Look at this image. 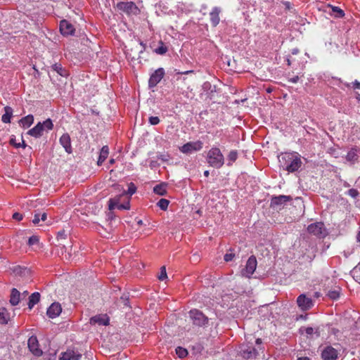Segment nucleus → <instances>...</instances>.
Returning a JSON list of instances; mask_svg holds the SVG:
<instances>
[{
	"mask_svg": "<svg viewBox=\"0 0 360 360\" xmlns=\"http://www.w3.org/2000/svg\"><path fill=\"white\" fill-rule=\"evenodd\" d=\"M20 300V292L16 288H13L11 292L10 303L13 306L17 305Z\"/></svg>",
	"mask_w": 360,
	"mask_h": 360,
	"instance_id": "25",
	"label": "nucleus"
},
{
	"mask_svg": "<svg viewBox=\"0 0 360 360\" xmlns=\"http://www.w3.org/2000/svg\"><path fill=\"white\" fill-rule=\"evenodd\" d=\"M167 49L165 46H162L158 48L155 50V52L158 54L162 55V54L165 53L167 52Z\"/></svg>",
	"mask_w": 360,
	"mask_h": 360,
	"instance_id": "44",
	"label": "nucleus"
},
{
	"mask_svg": "<svg viewBox=\"0 0 360 360\" xmlns=\"http://www.w3.org/2000/svg\"><path fill=\"white\" fill-rule=\"evenodd\" d=\"M18 122H19L20 125H21L22 124V118L19 120Z\"/></svg>",
	"mask_w": 360,
	"mask_h": 360,
	"instance_id": "59",
	"label": "nucleus"
},
{
	"mask_svg": "<svg viewBox=\"0 0 360 360\" xmlns=\"http://www.w3.org/2000/svg\"><path fill=\"white\" fill-rule=\"evenodd\" d=\"M108 207L110 210L115 209L129 210L130 207L129 196H127L124 192H122L120 195L109 200Z\"/></svg>",
	"mask_w": 360,
	"mask_h": 360,
	"instance_id": "3",
	"label": "nucleus"
},
{
	"mask_svg": "<svg viewBox=\"0 0 360 360\" xmlns=\"http://www.w3.org/2000/svg\"><path fill=\"white\" fill-rule=\"evenodd\" d=\"M62 311V307L59 302H53L48 308L46 314L51 319H54L58 316Z\"/></svg>",
	"mask_w": 360,
	"mask_h": 360,
	"instance_id": "18",
	"label": "nucleus"
},
{
	"mask_svg": "<svg viewBox=\"0 0 360 360\" xmlns=\"http://www.w3.org/2000/svg\"><path fill=\"white\" fill-rule=\"evenodd\" d=\"M348 193H349V195L351 197H352V198H356V197L359 195V192H358V191H357V190H356V189H354V188H351V189H349V190L348 191Z\"/></svg>",
	"mask_w": 360,
	"mask_h": 360,
	"instance_id": "42",
	"label": "nucleus"
},
{
	"mask_svg": "<svg viewBox=\"0 0 360 360\" xmlns=\"http://www.w3.org/2000/svg\"><path fill=\"white\" fill-rule=\"evenodd\" d=\"M27 346L30 352L35 356L42 355V350L39 348V342L35 336H31L27 341Z\"/></svg>",
	"mask_w": 360,
	"mask_h": 360,
	"instance_id": "13",
	"label": "nucleus"
},
{
	"mask_svg": "<svg viewBox=\"0 0 360 360\" xmlns=\"http://www.w3.org/2000/svg\"><path fill=\"white\" fill-rule=\"evenodd\" d=\"M281 166L288 172H297L302 166V162L297 153H283L278 156Z\"/></svg>",
	"mask_w": 360,
	"mask_h": 360,
	"instance_id": "1",
	"label": "nucleus"
},
{
	"mask_svg": "<svg viewBox=\"0 0 360 360\" xmlns=\"http://www.w3.org/2000/svg\"><path fill=\"white\" fill-rule=\"evenodd\" d=\"M176 354L178 355L179 357L184 358L187 356L188 351L185 348L178 347L176 349Z\"/></svg>",
	"mask_w": 360,
	"mask_h": 360,
	"instance_id": "36",
	"label": "nucleus"
},
{
	"mask_svg": "<svg viewBox=\"0 0 360 360\" xmlns=\"http://www.w3.org/2000/svg\"><path fill=\"white\" fill-rule=\"evenodd\" d=\"M23 293H24V295H27V294H28V292H27V291H23Z\"/></svg>",
	"mask_w": 360,
	"mask_h": 360,
	"instance_id": "61",
	"label": "nucleus"
},
{
	"mask_svg": "<svg viewBox=\"0 0 360 360\" xmlns=\"http://www.w3.org/2000/svg\"><path fill=\"white\" fill-rule=\"evenodd\" d=\"M207 163L210 167L219 169L224 164V157L220 149L217 147H212L207 155Z\"/></svg>",
	"mask_w": 360,
	"mask_h": 360,
	"instance_id": "2",
	"label": "nucleus"
},
{
	"mask_svg": "<svg viewBox=\"0 0 360 360\" xmlns=\"http://www.w3.org/2000/svg\"><path fill=\"white\" fill-rule=\"evenodd\" d=\"M234 257H235V255L233 253H226L224 255V260L226 262H230L234 258Z\"/></svg>",
	"mask_w": 360,
	"mask_h": 360,
	"instance_id": "45",
	"label": "nucleus"
},
{
	"mask_svg": "<svg viewBox=\"0 0 360 360\" xmlns=\"http://www.w3.org/2000/svg\"><path fill=\"white\" fill-rule=\"evenodd\" d=\"M4 110L5 113L2 115L1 120L4 123H9L12 117L13 110L9 106L5 107Z\"/></svg>",
	"mask_w": 360,
	"mask_h": 360,
	"instance_id": "27",
	"label": "nucleus"
},
{
	"mask_svg": "<svg viewBox=\"0 0 360 360\" xmlns=\"http://www.w3.org/2000/svg\"><path fill=\"white\" fill-rule=\"evenodd\" d=\"M47 218L46 213L44 212L42 214H40V221H44Z\"/></svg>",
	"mask_w": 360,
	"mask_h": 360,
	"instance_id": "51",
	"label": "nucleus"
},
{
	"mask_svg": "<svg viewBox=\"0 0 360 360\" xmlns=\"http://www.w3.org/2000/svg\"><path fill=\"white\" fill-rule=\"evenodd\" d=\"M356 239H357V241L360 243V228H359V231L356 236Z\"/></svg>",
	"mask_w": 360,
	"mask_h": 360,
	"instance_id": "54",
	"label": "nucleus"
},
{
	"mask_svg": "<svg viewBox=\"0 0 360 360\" xmlns=\"http://www.w3.org/2000/svg\"><path fill=\"white\" fill-rule=\"evenodd\" d=\"M169 201L167 199L162 198L160 199L158 202V206L162 210H166L168 207Z\"/></svg>",
	"mask_w": 360,
	"mask_h": 360,
	"instance_id": "34",
	"label": "nucleus"
},
{
	"mask_svg": "<svg viewBox=\"0 0 360 360\" xmlns=\"http://www.w3.org/2000/svg\"><path fill=\"white\" fill-rule=\"evenodd\" d=\"M238 158V152L235 150H231L228 155V160L229 162L228 163L229 166L232 165V163L234 162Z\"/></svg>",
	"mask_w": 360,
	"mask_h": 360,
	"instance_id": "31",
	"label": "nucleus"
},
{
	"mask_svg": "<svg viewBox=\"0 0 360 360\" xmlns=\"http://www.w3.org/2000/svg\"><path fill=\"white\" fill-rule=\"evenodd\" d=\"M116 8L118 11L127 15H137L140 13V10L138 6L132 1L119 2L117 4Z\"/></svg>",
	"mask_w": 360,
	"mask_h": 360,
	"instance_id": "5",
	"label": "nucleus"
},
{
	"mask_svg": "<svg viewBox=\"0 0 360 360\" xmlns=\"http://www.w3.org/2000/svg\"><path fill=\"white\" fill-rule=\"evenodd\" d=\"M221 9L219 7H214L210 13V20L212 25L216 27L220 21L219 14Z\"/></svg>",
	"mask_w": 360,
	"mask_h": 360,
	"instance_id": "20",
	"label": "nucleus"
},
{
	"mask_svg": "<svg viewBox=\"0 0 360 360\" xmlns=\"http://www.w3.org/2000/svg\"><path fill=\"white\" fill-rule=\"evenodd\" d=\"M209 174H210V172L208 170H206L204 172L205 176L207 177V176H209Z\"/></svg>",
	"mask_w": 360,
	"mask_h": 360,
	"instance_id": "57",
	"label": "nucleus"
},
{
	"mask_svg": "<svg viewBox=\"0 0 360 360\" xmlns=\"http://www.w3.org/2000/svg\"><path fill=\"white\" fill-rule=\"evenodd\" d=\"M20 266H18V269H15L14 271L16 272V274H20L21 272Z\"/></svg>",
	"mask_w": 360,
	"mask_h": 360,
	"instance_id": "55",
	"label": "nucleus"
},
{
	"mask_svg": "<svg viewBox=\"0 0 360 360\" xmlns=\"http://www.w3.org/2000/svg\"><path fill=\"white\" fill-rule=\"evenodd\" d=\"M256 343H257V345H261V343H262V340H261L260 338H257V339L256 340Z\"/></svg>",
	"mask_w": 360,
	"mask_h": 360,
	"instance_id": "56",
	"label": "nucleus"
},
{
	"mask_svg": "<svg viewBox=\"0 0 360 360\" xmlns=\"http://www.w3.org/2000/svg\"><path fill=\"white\" fill-rule=\"evenodd\" d=\"M297 360H310V359L309 357L304 356L298 358Z\"/></svg>",
	"mask_w": 360,
	"mask_h": 360,
	"instance_id": "53",
	"label": "nucleus"
},
{
	"mask_svg": "<svg viewBox=\"0 0 360 360\" xmlns=\"http://www.w3.org/2000/svg\"><path fill=\"white\" fill-rule=\"evenodd\" d=\"M27 245L31 247L33 250H36L37 249H40L41 248L39 242V237L37 235H33L29 238Z\"/></svg>",
	"mask_w": 360,
	"mask_h": 360,
	"instance_id": "24",
	"label": "nucleus"
},
{
	"mask_svg": "<svg viewBox=\"0 0 360 360\" xmlns=\"http://www.w3.org/2000/svg\"><path fill=\"white\" fill-rule=\"evenodd\" d=\"M288 65H290V60H288Z\"/></svg>",
	"mask_w": 360,
	"mask_h": 360,
	"instance_id": "62",
	"label": "nucleus"
},
{
	"mask_svg": "<svg viewBox=\"0 0 360 360\" xmlns=\"http://www.w3.org/2000/svg\"><path fill=\"white\" fill-rule=\"evenodd\" d=\"M307 230L310 233L319 238H324L326 235L323 223L316 222L308 226Z\"/></svg>",
	"mask_w": 360,
	"mask_h": 360,
	"instance_id": "9",
	"label": "nucleus"
},
{
	"mask_svg": "<svg viewBox=\"0 0 360 360\" xmlns=\"http://www.w3.org/2000/svg\"><path fill=\"white\" fill-rule=\"evenodd\" d=\"M148 122L151 125H156L160 123V120L158 117L150 116L148 119Z\"/></svg>",
	"mask_w": 360,
	"mask_h": 360,
	"instance_id": "41",
	"label": "nucleus"
},
{
	"mask_svg": "<svg viewBox=\"0 0 360 360\" xmlns=\"http://www.w3.org/2000/svg\"><path fill=\"white\" fill-rule=\"evenodd\" d=\"M282 4L284 5L285 10L291 11L293 9V6L290 1H283Z\"/></svg>",
	"mask_w": 360,
	"mask_h": 360,
	"instance_id": "43",
	"label": "nucleus"
},
{
	"mask_svg": "<svg viewBox=\"0 0 360 360\" xmlns=\"http://www.w3.org/2000/svg\"><path fill=\"white\" fill-rule=\"evenodd\" d=\"M13 219L18 221H20L22 219V214L19 212H15L13 214Z\"/></svg>",
	"mask_w": 360,
	"mask_h": 360,
	"instance_id": "47",
	"label": "nucleus"
},
{
	"mask_svg": "<svg viewBox=\"0 0 360 360\" xmlns=\"http://www.w3.org/2000/svg\"><path fill=\"white\" fill-rule=\"evenodd\" d=\"M299 80H300L299 76H295L293 77L288 79V82L293 83V84L297 83L299 82Z\"/></svg>",
	"mask_w": 360,
	"mask_h": 360,
	"instance_id": "48",
	"label": "nucleus"
},
{
	"mask_svg": "<svg viewBox=\"0 0 360 360\" xmlns=\"http://www.w3.org/2000/svg\"><path fill=\"white\" fill-rule=\"evenodd\" d=\"M52 71L56 72L58 75L63 77H68L69 75L68 71L65 69L61 64L55 63L51 67Z\"/></svg>",
	"mask_w": 360,
	"mask_h": 360,
	"instance_id": "23",
	"label": "nucleus"
},
{
	"mask_svg": "<svg viewBox=\"0 0 360 360\" xmlns=\"http://www.w3.org/2000/svg\"><path fill=\"white\" fill-rule=\"evenodd\" d=\"M11 184L13 186H16V187H18V188H19V187H20V181H18V180L15 181V182H11Z\"/></svg>",
	"mask_w": 360,
	"mask_h": 360,
	"instance_id": "52",
	"label": "nucleus"
},
{
	"mask_svg": "<svg viewBox=\"0 0 360 360\" xmlns=\"http://www.w3.org/2000/svg\"><path fill=\"white\" fill-rule=\"evenodd\" d=\"M166 186V184H158L153 188V192L160 195H165L167 193Z\"/></svg>",
	"mask_w": 360,
	"mask_h": 360,
	"instance_id": "29",
	"label": "nucleus"
},
{
	"mask_svg": "<svg viewBox=\"0 0 360 360\" xmlns=\"http://www.w3.org/2000/svg\"><path fill=\"white\" fill-rule=\"evenodd\" d=\"M109 162H110V165H112V164L115 163V160L114 159H110Z\"/></svg>",
	"mask_w": 360,
	"mask_h": 360,
	"instance_id": "58",
	"label": "nucleus"
},
{
	"mask_svg": "<svg viewBox=\"0 0 360 360\" xmlns=\"http://www.w3.org/2000/svg\"><path fill=\"white\" fill-rule=\"evenodd\" d=\"M60 31L63 36H69L75 34V29L69 21L63 20L60 22Z\"/></svg>",
	"mask_w": 360,
	"mask_h": 360,
	"instance_id": "17",
	"label": "nucleus"
},
{
	"mask_svg": "<svg viewBox=\"0 0 360 360\" xmlns=\"http://www.w3.org/2000/svg\"><path fill=\"white\" fill-rule=\"evenodd\" d=\"M32 272L30 269L24 268V283H30L32 280Z\"/></svg>",
	"mask_w": 360,
	"mask_h": 360,
	"instance_id": "32",
	"label": "nucleus"
},
{
	"mask_svg": "<svg viewBox=\"0 0 360 360\" xmlns=\"http://www.w3.org/2000/svg\"><path fill=\"white\" fill-rule=\"evenodd\" d=\"M266 91H267V92H271V89L270 88H268V89H266Z\"/></svg>",
	"mask_w": 360,
	"mask_h": 360,
	"instance_id": "60",
	"label": "nucleus"
},
{
	"mask_svg": "<svg viewBox=\"0 0 360 360\" xmlns=\"http://www.w3.org/2000/svg\"><path fill=\"white\" fill-rule=\"evenodd\" d=\"M136 191V186H135V184L132 182H131L129 185H128V189L127 191H123V192H124L127 196H131V195H133L134 193H135Z\"/></svg>",
	"mask_w": 360,
	"mask_h": 360,
	"instance_id": "33",
	"label": "nucleus"
},
{
	"mask_svg": "<svg viewBox=\"0 0 360 360\" xmlns=\"http://www.w3.org/2000/svg\"><path fill=\"white\" fill-rule=\"evenodd\" d=\"M60 143L63 146L68 153H72L71 141L68 134H63L60 136Z\"/></svg>",
	"mask_w": 360,
	"mask_h": 360,
	"instance_id": "21",
	"label": "nucleus"
},
{
	"mask_svg": "<svg viewBox=\"0 0 360 360\" xmlns=\"http://www.w3.org/2000/svg\"><path fill=\"white\" fill-rule=\"evenodd\" d=\"M340 288L336 287L333 290H330L328 292L327 295L333 300H336L340 297Z\"/></svg>",
	"mask_w": 360,
	"mask_h": 360,
	"instance_id": "30",
	"label": "nucleus"
},
{
	"mask_svg": "<svg viewBox=\"0 0 360 360\" xmlns=\"http://www.w3.org/2000/svg\"><path fill=\"white\" fill-rule=\"evenodd\" d=\"M90 323L91 325L108 326L109 324V318L106 314L96 315L90 319Z\"/></svg>",
	"mask_w": 360,
	"mask_h": 360,
	"instance_id": "19",
	"label": "nucleus"
},
{
	"mask_svg": "<svg viewBox=\"0 0 360 360\" xmlns=\"http://www.w3.org/2000/svg\"><path fill=\"white\" fill-rule=\"evenodd\" d=\"M165 70L162 68L157 69L150 77L148 80L149 88H153L157 86V84L162 80L165 76Z\"/></svg>",
	"mask_w": 360,
	"mask_h": 360,
	"instance_id": "11",
	"label": "nucleus"
},
{
	"mask_svg": "<svg viewBox=\"0 0 360 360\" xmlns=\"http://www.w3.org/2000/svg\"><path fill=\"white\" fill-rule=\"evenodd\" d=\"M332 11L335 17L342 18L345 15L344 11L338 6H331Z\"/></svg>",
	"mask_w": 360,
	"mask_h": 360,
	"instance_id": "35",
	"label": "nucleus"
},
{
	"mask_svg": "<svg viewBox=\"0 0 360 360\" xmlns=\"http://www.w3.org/2000/svg\"><path fill=\"white\" fill-rule=\"evenodd\" d=\"M158 278L160 281H164L165 279L167 278L165 266H163L160 268V271L158 276Z\"/></svg>",
	"mask_w": 360,
	"mask_h": 360,
	"instance_id": "37",
	"label": "nucleus"
},
{
	"mask_svg": "<svg viewBox=\"0 0 360 360\" xmlns=\"http://www.w3.org/2000/svg\"><path fill=\"white\" fill-rule=\"evenodd\" d=\"M21 137L22 138V134H21ZM9 143L11 145L13 146L14 147H15L16 148L22 147V143H17L16 140H15V137L14 136H11V139L9 141Z\"/></svg>",
	"mask_w": 360,
	"mask_h": 360,
	"instance_id": "39",
	"label": "nucleus"
},
{
	"mask_svg": "<svg viewBox=\"0 0 360 360\" xmlns=\"http://www.w3.org/2000/svg\"><path fill=\"white\" fill-rule=\"evenodd\" d=\"M82 356V353L77 349L69 348L65 352H61L59 360H79Z\"/></svg>",
	"mask_w": 360,
	"mask_h": 360,
	"instance_id": "10",
	"label": "nucleus"
},
{
	"mask_svg": "<svg viewBox=\"0 0 360 360\" xmlns=\"http://www.w3.org/2000/svg\"><path fill=\"white\" fill-rule=\"evenodd\" d=\"M257 267V259L255 256H251L247 261L245 269L243 271V275L246 277H250L253 274Z\"/></svg>",
	"mask_w": 360,
	"mask_h": 360,
	"instance_id": "15",
	"label": "nucleus"
},
{
	"mask_svg": "<svg viewBox=\"0 0 360 360\" xmlns=\"http://www.w3.org/2000/svg\"><path fill=\"white\" fill-rule=\"evenodd\" d=\"M203 147V143L201 141H190L179 148L181 153L188 154L193 151H199Z\"/></svg>",
	"mask_w": 360,
	"mask_h": 360,
	"instance_id": "8",
	"label": "nucleus"
},
{
	"mask_svg": "<svg viewBox=\"0 0 360 360\" xmlns=\"http://www.w3.org/2000/svg\"><path fill=\"white\" fill-rule=\"evenodd\" d=\"M263 348L260 346L258 349L246 346L240 351L243 357L246 359H256L261 354H263Z\"/></svg>",
	"mask_w": 360,
	"mask_h": 360,
	"instance_id": "7",
	"label": "nucleus"
},
{
	"mask_svg": "<svg viewBox=\"0 0 360 360\" xmlns=\"http://www.w3.org/2000/svg\"><path fill=\"white\" fill-rule=\"evenodd\" d=\"M290 195H280L278 196H273L271 200V207L276 208L285 205L286 202L292 200Z\"/></svg>",
	"mask_w": 360,
	"mask_h": 360,
	"instance_id": "16",
	"label": "nucleus"
},
{
	"mask_svg": "<svg viewBox=\"0 0 360 360\" xmlns=\"http://www.w3.org/2000/svg\"><path fill=\"white\" fill-rule=\"evenodd\" d=\"M352 87L354 89H360V82L357 80H355L352 82Z\"/></svg>",
	"mask_w": 360,
	"mask_h": 360,
	"instance_id": "49",
	"label": "nucleus"
},
{
	"mask_svg": "<svg viewBox=\"0 0 360 360\" xmlns=\"http://www.w3.org/2000/svg\"><path fill=\"white\" fill-rule=\"evenodd\" d=\"M109 154V148L108 146H104L102 147L100 155L98 157V160L97 162L98 165H101L103 162L106 160Z\"/></svg>",
	"mask_w": 360,
	"mask_h": 360,
	"instance_id": "26",
	"label": "nucleus"
},
{
	"mask_svg": "<svg viewBox=\"0 0 360 360\" xmlns=\"http://www.w3.org/2000/svg\"><path fill=\"white\" fill-rule=\"evenodd\" d=\"M40 221V213H37L34 214V219H32V223L34 224H38Z\"/></svg>",
	"mask_w": 360,
	"mask_h": 360,
	"instance_id": "46",
	"label": "nucleus"
},
{
	"mask_svg": "<svg viewBox=\"0 0 360 360\" xmlns=\"http://www.w3.org/2000/svg\"><path fill=\"white\" fill-rule=\"evenodd\" d=\"M305 333L307 335H312L314 333V328L311 327H307L305 328Z\"/></svg>",
	"mask_w": 360,
	"mask_h": 360,
	"instance_id": "50",
	"label": "nucleus"
},
{
	"mask_svg": "<svg viewBox=\"0 0 360 360\" xmlns=\"http://www.w3.org/2000/svg\"><path fill=\"white\" fill-rule=\"evenodd\" d=\"M34 122V117L32 115L24 117V127H30Z\"/></svg>",
	"mask_w": 360,
	"mask_h": 360,
	"instance_id": "38",
	"label": "nucleus"
},
{
	"mask_svg": "<svg viewBox=\"0 0 360 360\" xmlns=\"http://www.w3.org/2000/svg\"><path fill=\"white\" fill-rule=\"evenodd\" d=\"M41 299V295L38 292L32 293L28 297L27 306L28 309L31 310L35 304H37Z\"/></svg>",
	"mask_w": 360,
	"mask_h": 360,
	"instance_id": "22",
	"label": "nucleus"
},
{
	"mask_svg": "<svg viewBox=\"0 0 360 360\" xmlns=\"http://www.w3.org/2000/svg\"><path fill=\"white\" fill-rule=\"evenodd\" d=\"M345 158L347 162L354 164L358 161L359 156L354 150H351L347 153Z\"/></svg>",
	"mask_w": 360,
	"mask_h": 360,
	"instance_id": "28",
	"label": "nucleus"
},
{
	"mask_svg": "<svg viewBox=\"0 0 360 360\" xmlns=\"http://www.w3.org/2000/svg\"><path fill=\"white\" fill-rule=\"evenodd\" d=\"M189 316L193 321V324L197 326L205 327L208 323V318L198 309L191 310Z\"/></svg>",
	"mask_w": 360,
	"mask_h": 360,
	"instance_id": "6",
	"label": "nucleus"
},
{
	"mask_svg": "<svg viewBox=\"0 0 360 360\" xmlns=\"http://www.w3.org/2000/svg\"><path fill=\"white\" fill-rule=\"evenodd\" d=\"M298 307L302 311H307L314 306V302L311 297H307L306 295L302 294L297 298Z\"/></svg>",
	"mask_w": 360,
	"mask_h": 360,
	"instance_id": "12",
	"label": "nucleus"
},
{
	"mask_svg": "<svg viewBox=\"0 0 360 360\" xmlns=\"http://www.w3.org/2000/svg\"><path fill=\"white\" fill-rule=\"evenodd\" d=\"M53 124L51 119H47L42 123L39 122L35 127L27 131V134L35 138L40 137L44 130H51Z\"/></svg>",
	"mask_w": 360,
	"mask_h": 360,
	"instance_id": "4",
	"label": "nucleus"
},
{
	"mask_svg": "<svg viewBox=\"0 0 360 360\" xmlns=\"http://www.w3.org/2000/svg\"><path fill=\"white\" fill-rule=\"evenodd\" d=\"M23 146H24V148H25V147L27 146L25 142H24Z\"/></svg>",
	"mask_w": 360,
	"mask_h": 360,
	"instance_id": "63",
	"label": "nucleus"
},
{
	"mask_svg": "<svg viewBox=\"0 0 360 360\" xmlns=\"http://www.w3.org/2000/svg\"><path fill=\"white\" fill-rule=\"evenodd\" d=\"M339 352L332 346H326L321 352V358L323 360H337Z\"/></svg>",
	"mask_w": 360,
	"mask_h": 360,
	"instance_id": "14",
	"label": "nucleus"
},
{
	"mask_svg": "<svg viewBox=\"0 0 360 360\" xmlns=\"http://www.w3.org/2000/svg\"><path fill=\"white\" fill-rule=\"evenodd\" d=\"M7 318L6 316V309L4 308L0 309V323H6Z\"/></svg>",
	"mask_w": 360,
	"mask_h": 360,
	"instance_id": "40",
	"label": "nucleus"
}]
</instances>
